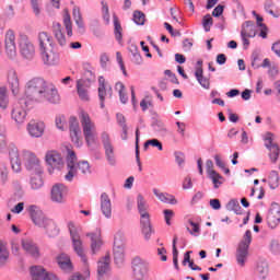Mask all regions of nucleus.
<instances>
[{
  "instance_id": "obj_13",
  "label": "nucleus",
  "mask_w": 280,
  "mask_h": 280,
  "mask_svg": "<svg viewBox=\"0 0 280 280\" xmlns=\"http://www.w3.org/2000/svg\"><path fill=\"white\" fill-rule=\"evenodd\" d=\"M272 133H267L265 137V147L267 150H269V159L271 163H277L279 161L280 155V149L279 144L275 143V140L272 139Z\"/></svg>"
},
{
  "instance_id": "obj_58",
  "label": "nucleus",
  "mask_w": 280,
  "mask_h": 280,
  "mask_svg": "<svg viewBox=\"0 0 280 280\" xmlns=\"http://www.w3.org/2000/svg\"><path fill=\"white\" fill-rule=\"evenodd\" d=\"M163 213H164V220H165L167 226H171L172 225V218H174L173 210L166 209V210L163 211Z\"/></svg>"
},
{
  "instance_id": "obj_24",
  "label": "nucleus",
  "mask_w": 280,
  "mask_h": 280,
  "mask_svg": "<svg viewBox=\"0 0 280 280\" xmlns=\"http://www.w3.org/2000/svg\"><path fill=\"white\" fill-rule=\"evenodd\" d=\"M26 130L30 137L38 139V137H43V132H45V122L36 120L30 121L27 124Z\"/></svg>"
},
{
  "instance_id": "obj_15",
  "label": "nucleus",
  "mask_w": 280,
  "mask_h": 280,
  "mask_svg": "<svg viewBox=\"0 0 280 280\" xmlns=\"http://www.w3.org/2000/svg\"><path fill=\"white\" fill-rule=\"evenodd\" d=\"M267 223L269 229H277L280 224V206L277 202L271 203L267 214Z\"/></svg>"
},
{
  "instance_id": "obj_63",
  "label": "nucleus",
  "mask_w": 280,
  "mask_h": 280,
  "mask_svg": "<svg viewBox=\"0 0 280 280\" xmlns=\"http://www.w3.org/2000/svg\"><path fill=\"white\" fill-rule=\"evenodd\" d=\"M224 13V5L219 4L217 5L213 11H212V16H222V14Z\"/></svg>"
},
{
  "instance_id": "obj_29",
  "label": "nucleus",
  "mask_w": 280,
  "mask_h": 280,
  "mask_svg": "<svg viewBox=\"0 0 280 280\" xmlns=\"http://www.w3.org/2000/svg\"><path fill=\"white\" fill-rule=\"evenodd\" d=\"M44 65H48L49 67H54L60 62V56L54 52V49L45 50L40 52Z\"/></svg>"
},
{
  "instance_id": "obj_20",
  "label": "nucleus",
  "mask_w": 280,
  "mask_h": 280,
  "mask_svg": "<svg viewBox=\"0 0 280 280\" xmlns=\"http://www.w3.org/2000/svg\"><path fill=\"white\" fill-rule=\"evenodd\" d=\"M106 95L109 97L113 96V88L106 83L104 77L98 78V98L101 102V108H104V101L106 100Z\"/></svg>"
},
{
  "instance_id": "obj_49",
  "label": "nucleus",
  "mask_w": 280,
  "mask_h": 280,
  "mask_svg": "<svg viewBox=\"0 0 280 280\" xmlns=\"http://www.w3.org/2000/svg\"><path fill=\"white\" fill-rule=\"evenodd\" d=\"M212 26H213V18H211V14H206L202 19V27L205 32H211Z\"/></svg>"
},
{
  "instance_id": "obj_28",
  "label": "nucleus",
  "mask_w": 280,
  "mask_h": 280,
  "mask_svg": "<svg viewBox=\"0 0 280 280\" xmlns=\"http://www.w3.org/2000/svg\"><path fill=\"white\" fill-rule=\"evenodd\" d=\"M255 272L259 280H267L268 275H270V265H268V260H259L256 265Z\"/></svg>"
},
{
  "instance_id": "obj_41",
  "label": "nucleus",
  "mask_w": 280,
  "mask_h": 280,
  "mask_svg": "<svg viewBox=\"0 0 280 280\" xmlns=\"http://www.w3.org/2000/svg\"><path fill=\"white\" fill-rule=\"evenodd\" d=\"M101 13H102V19L105 23V25H110V11L108 9V2L106 1H101Z\"/></svg>"
},
{
  "instance_id": "obj_51",
  "label": "nucleus",
  "mask_w": 280,
  "mask_h": 280,
  "mask_svg": "<svg viewBox=\"0 0 280 280\" xmlns=\"http://www.w3.org/2000/svg\"><path fill=\"white\" fill-rule=\"evenodd\" d=\"M269 250L272 255H280V238H275L270 242Z\"/></svg>"
},
{
  "instance_id": "obj_37",
  "label": "nucleus",
  "mask_w": 280,
  "mask_h": 280,
  "mask_svg": "<svg viewBox=\"0 0 280 280\" xmlns=\"http://www.w3.org/2000/svg\"><path fill=\"white\" fill-rule=\"evenodd\" d=\"M31 189H40L43 187V173H32L30 179Z\"/></svg>"
},
{
  "instance_id": "obj_50",
  "label": "nucleus",
  "mask_w": 280,
  "mask_h": 280,
  "mask_svg": "<svg viewBox=\"0 0 280 280\" xmlns=\"http://www.w3.org/2000/svg\"><path fill=\"white\" fill-rule=\"evenodd\" d=\"M264 8L267 14H270L271 16H273V19H279V13H275V11L272 10V8H275V2H272V0H267Z\"/></svg>"
},
{
  "instance_id": "obj_9",
  "label": "nucleus",
  "mask_w": 280,
  "mask_h": 280,
  "mask_svg": "<svg viewBox=\"0 0 280 280\" xmlns=\"http://www.w3.org/2000/svg\"><path fill=\"white\" fill-rule=\"evenodd\" d=\"M24 165L30 174H43L40 160L31 151H24Z\"/></svg>"
},
{
  "instance_id": "obj_22",
  "label": "nucleus",
  "mask_w": 280,
  "mask_h": 280,
  "mask_svg": "<svg viewBox=\"0 0 280 280\" xmlns=\"http://www.w3.org/2000/svg\"><path fill=\"white\" fill-rule=\"evenodd\" d=\"M101 211L102 214L107 219L110 220L113 218V201H110V197L108 194L103 192L101 195Z\"/></svg>"
},
{
  "instance_id": "obj_23",
  "label": "nucleus",
  "mask_w": 280,
  "mask_h": 280,
  "mask_svg": "<svg viewBox=\"0 0 280 280\" xmlns=\"http://www.w3.org/2000/svg\"><path fill=\"white\" fill-rule=\"evenodd\" d=\"M67 186L65 184H56L51 188V200L52 202H65V198H67Z\"/></svg>"
},
{
  "instance_id": "obj_30",
  "label": "nucleus",
  "mask_w": 280,
  "mask_h": 280,
  "mask_svg": "<svg viewBox=\"0 0 280 280\" xmlns=\"http://www.w3.org/2000/svg\"><path fill=\"white\" fill-rule=\"evenodd\" d=\"M57 264L61 270L65 272H71L73 270V264H71V257L69 255L61 253L57 256Z\"/></svg>"
},
{
  "instance_id": "obj_57",
  "label": "nucleus",
  "mask_w": 280,
  "mask_h": 280,
  "mask_svg": "<svg viewBox=\"0 0 280 280\" xmlns=\"http://www.w3.org/2000/svg\"><path fill=\"white\" fill-rule=\"evenodd\" d=\"M136 159L139 165V172H141V161L139 160V129L136 130Z\"/></svg>"
},
{
  "instance_id": "obj_11",
  "label": "nucleus",
  "mask_w": 280,
  "mask_h": 280,
  "mask_svg": "<svg viewBox=\"0 0 280 280\" xmlns=\"http://www.w3.org/2000/svg\"><path fill=\"white\" fill-rule=\"evenodd\" d=\"M69 132L72 143L80 148L82 145V129L80 128V121L77 117H70L69 119Z\"/></svg>"
},
{
  "instance_id": "obj_42",
  "label": "nucleus",
  "mask_w": 280,
  "mask_h": 280,
  "mask_svg": "<svg viewBox=\"0 0 280 280\" xmlns=\"http://www.w3.org/2000/svg\"><path fill=\"white\" fill-rule=\"evenodd\" d=\"M8 104H10V98L8 97V88H0V108L5 110L8 108Z\"/></svg>"
},
{
  "instance_id": "obj_5",
  "label": "nucleus",
  "mask_w": 280,
  "mask_h": 280,
  "mask_svg": "<svg viewBox=\"0 0 280 280\" xmlns=\"http://www.w3.org/2000/svg\"><path fill=\"white\" fill-rule=\"evenodd\" d=\"M250 242H253V232L247 230L243 236V242L238 244L236 249V261L238 266H244L246 259H248V248L250 247Z\"/></svg>"
},
{
  "instance_id": "obj_47",
  "label": "nucleus",
  "mask_w": 280,
  "mask_h": 280,
  "mask_svg": "<svg viewBox=\"0 0 280 280\" xmlns=\"http://www.w3.org/2000/svg\"><path fill=\"white\" fill-rule=\"evenodd\" d=\"M115 89L119 93L121 104H126L128 102V95L124 93V91L126 89L124 83H121V82L116 83Z\"/></svg>"
},
{
  "instance_id": "obj_59",
  "label": "nucleus",
  "mask_w": 280,
  "mask_h": 280,
  "mask_svg": "<svg viewBox=\"0 0 280 280\" xmlns=\"http://www.w3.org/2000/svg\"><path fill=\"white\" fill-rule=\"evenodd\" d=\"M33 12L36 16L40 14V0H31Z\"/></svg>"
},
{
  "instance_id": "obj_35",
  "label": "nucleus",
  "mask_w": 280,
  "mask_h": 280,
  "mask_svg": "<svg viewBox=\"0 0 280 280\" xmlns=\"http://www.w3.org/2000/svg\"><path fill=\"white\" fill-rule=\"evenodd\" d=\"M241 34L247 35L248 38H255L257 36V25L253 21H246L242 24Z\"/></svg>"
},
{
  "instance_id": "obj_53",
  "label": "nucleus",
  "mask_w": 280,
  "mask_h": 280,
  "mask_svg": "<svg viewBox=\"0 0 280 280\" xmlns=\"http://www.w3.org/2000/svg\"><path fill=\"white\" fill-rule=\"evenodd\" d=\"M133 21L136 25H144L145 24V14L141 11L133 12Z\"/></svg>"
},
{
  "instance_id": "obj_4",
  "label": "nucleus",
  "mask_w": 280,
  "mask_h": 280,
  "mask_svg": "<svg viewBox=\"0 0 280 280\" xmlns=\"http://www.w3.org/2000/svg\"><path fill=\"white\" fill-rule=\"evenodd\" d=\"M78 162V158L75 156V152L68 150L67 155V167H68V174L65 176L66 180L71 183L73 180V177L78 175V170L81 172V174H91V165L86 161Z\"/></svg>"
},
{
  "instance_id": "obj_1",
  "label": "nucleus",
  "mask_w": 280,
  "mask_h": 280,
  "mask_svg": "<svg viewBox=\"0 0 280 280\" xmlns=\"http://www.w3.org/2000/svg\"><path fill=\"white\" fill-rule=\"evenodd\" d=\"M26 98L37 104L49 102V104H60L58 89L51 83H47L43 78H33L25 86Z\"/></svg>"
},
{
  "instance_id": "obj_60",
  "label": "nucleus",
  "mask_w": 280,
  "mask_h": 280,
  "mask_svg": "<svg viewBox=\"0 0 280 280\" xmlns=\"http://www.w3.org/2000/svg\"><path fill=\"white\" fill-rule=\"evenodd\" d=\"M116 60L120 67V70L122 71L124 75H128V72H126V66H124V59L121 58V52H116Z\"/></svg>"
},
{
  "instance_id": "obj_7",
  "label": "nucleus",
  "mask_w": 280,
  "mask_h": 280,
  "mask_svg": "<svg viewBox=\"0 0 280 280\" xmlns=\"http://www.w3.org/2000/svg\"><path fill=\"white\" fill-rule=\"evenodd\" d=\"M131 265L133 280H148V271L150 270V265L148 261L136 257L133 258Z\"/></svg>"
},
{
  "instance_id": "obj_21",
  "label": "nucleus",
  "mask_w": 280,
  "mask_h": 280,
  "mask_svg": "<svg viewBox=\"0 0 280 280\" xmlns=\"http://www.w3.org/2000/svg\"><path fill=\"white\" fill-rule=\"evenodd\" d=\"M8 84L11 89L12 95L16 96L21 91V82L19 80V72L14 69L8 71Z\"/></svg>"
},
{
  "instance_id": "obj_36",
  "label": "nucleus",
  "mask_w": 280,
  "mask_h": 280,
  "mask_svg": "<svg viewBox=\"0 0 280 280\" xmlns=\"http://www.w3.org/2000/svg\"><path fill=\"white\" fill-rule=\"evenodd\" d=\"M195 77L198 83L200 84V86H202V89H206V90L211 89V81L209 78L205 77L203 70L201 67L196 68Z\"/></svg>"
},
{
  "instance_id": "obj_27",
  "label": "nucleus",
  "mask_w": 280,
  "mask_h": 280,
  "mask_svg": "<svg viewBox=\"0 0 280 280\" xmlns=\"http://www.w3.org/2000/svg\"><path fill=\"white\" fill-rule=\"evenodd\" d=\"M140 229L145 242H150L155 231L152 226V222L149 219H140Z\"/></svg>"
},
{
  "instance_id": "obj_10",
  "label": "nucleus",
  "mask_w": 280,
  "mask_h": 280,
  "mask_svg": "<svg viewBox=\"0 0 280 280\" xmlns=\"http://www.w3.org/2000/svg\"><path fill=\"white\" fill-rule=\"evenodd\" d=\"M45 161L50 167L48 168L49 174H54V170H62L65 167V160L57 151H48L45 155Z\"/></svg>"
},
{
  "instance_id": "obj_56",
  "label": "nucleus",
  "mask_w": 280,
  "mask_h": 280,
  "mask_svg": "<svg viewBox=\"0 0 280 280\" xmlns=\"http://www.w3.org/2000/svg\"><path fill=\"white\" fill-rule=\"evenodd\" d=\"M175 161L179 167H183L185 165V153L180 151L174 152Z\"/></svg>"
},
{
  "instance_id": "obj_19",
  "label": "nucleus",
  "mask_w": 280,
  "mask_h": 280,
  "mask_svg": "<svg viewBox=\"0 0 280 280\" xmlns=\"http://www.w3.org/2000/svg\"><path fill=\"white\" fill-rule=\"evenodd\" d=\"M9 159L11 167L15 174L21 172V159L19 158V148L15 144H9Z\"/></svg>"
},
{
  "instance_id": "obj_12",
  "label": "nucleus",
  "mask_w": 280,
  "mask_h": 280,
  "mask_svg": "<svg viewBox=\"0 0 280 280\" xmlns=\"http://www.w3.org/2000/svg\"><path fill=\"white\" fill-rule=\"evenodd\" d=\"M4 47L8 58L14 60V58H16V35L14 34V31H7L4 36Z\"/></svg>"
},
{
  "instance_id": "obj_38",
  "label": "nucleus",
  "mask_w": 280,
  "mask_h": 280,
  "mask_svg": "<svg viewBox=\"0 0 280 280\" xmlns=\"http://www.w3.org/2000/svg\"><path fill=\"white\" fill-rule=\"evenodd\" d=\"M72 16L75 25L79 27L81 34H84V21L82 20V13L79 7H74L72 10Z\"/></svg>"
},
{
  "instance_id": "obj_46",
  "label": "nucleus",
  "mask_w": 280,
  "mask_h": 280,
  "mask_svg": "<svg viewBox=\"0 0 280 280\" xmlns=\"http://www.w3.org/2000/svg\"><path fill=\"white\" fill-rule=\"evenodd\" d=\"M63 25L68 36H73V24L71 23V15H69V12L63 14Z\"/></svg>"
},
{
  "instance_id": "obj_43",
  "label": "nucleus",
  "mask_w": 280,
  "mask_h": 280,
  "mask_svg": "<svg viewBox=\"0 0 280 280\" xmlns=\"http://www.w3.org/2000/svg\"><path fill=\"white\" fill-rule=\"evenodd\" d=\"M10 259V252L8 247L0 241V267L5 266Z\"/></svg>"
},
{
  "instance_id": "obj_6",
  "label": "nucleus",
  "mask_w": 280,
  "mask_h": 280,
  "mask_svg": "<svg viewBox=\"0 0 280 280\" xmlns=\"http://www.w3.org/2000/svg\"><path fill=\"white\" fill-rule=\"evenodd\" d=\"M102 145L105 152V159L112 167L117 165V154H115V145L113 144V140H110V135L104 131L101 135Z\"/></svg>"
},
{
  "instance_id": "obj_39",
  "label": "nucleus",
  "mask_w": 280,
  "mask_h": 280,
  "mask_svg": "<svg viewBox=\"0 0 280 280\" xmlns=\"http://www.w3.org/2000/svg\"><path fill=\"white\" fill-rule=\"evenodd\" d=\"M188 233L192 235V237H198L200 235V224L194 219L188 220V225L186 226Z\"/></svg>"
},
{
  "instance_id": "obj_14",
  "label": "nucleus",
  "mask_w": 280,
  "mask_h": 280,
  "mask_svg": "<svg viewBox=\"0 0 280 280\" xmlns=\"http://www.w3.org/2000/svg\"><path fill=\"white\" fill-rule=\"evenodd\" d=\"M11 119L15 121L16 126H23L27 119V110L23 108L21 103H15L11 108Z\"/></svg>"
},
{
  "instance_id": "obj_61",
  "label": "nucleus",
  "mask_w": 280,
  "mask_h": 280,
  "mask_svg": "<svg viewBox=\"0 0 280 280\" xmlns=\"http://www.w3.org/2000/svg\"><path fill=\"white\" fill-rule=\"evenodd\" d=\"M267 73L271 80H275V78L279 75V68L277 66H272L268 69Z\"/></svg>"
},
{
  "instance_id": "obj_54",
  "label": "nucleus",
  "mask_w": 280,
  "mask_h": 280,
  "mask_svg": "<svg viewBox=\"0 0 280 280\" xmlns=\"http://www.w3.org/2000/svg\"><path fill=\"white\" fill-rule=\"evenodd\" d=\"M116 119H117V124H119V126L121 127L122 132L126 135L128 130V125H126V117L122 116V114H117Z\"/></svg>"
},
{
  "instance_id": "obj_44",
  "label": "nucleus",
  "mask_w": 280,
  "mask_h": 280,
  "mask_svg": "<svg viewBox=\"0 0 280 280\" xmlns=\"http://www.w3.org/2000/svg\"><path fill=\"white\" fill-rule=\"evenodd\" d=\"M268 183L270 189H277V187H279V172L271 171L269 173Z\"/></svg>"
},
{
  "instance_id": "obj_8",
  "label": "nucleus",
  "mask_w": 280,
  "mask_h": 280,
  "mask_svg": "<svg viewBox=\"0 0 280 280\" xmlns=\"http://www.w3.org/2000/svg\"><path fill=\"white\" fill-rule=\"evenodd\" d=\"M19 49L24 60H34V57L36 56V48L27 35H20Z\"/></svg>"
},
{
  "instance_id": "obj_18",
  "label": "nucleus",
  "mask_w": 280,
  "mask_h": 280,
  "mask_svg": "<svg viewBox=\"0 0 280 280\" xmlns=\"http://www.w3.org/2000/svg\"><path fill=\"white\" fill-rule=\"evenodd\" d=\"M21 246L26 255H30L31 257H34L35 259H38V257H40V250L38 249V245H36V243H34V240L22 238Z\"/></svg>"
},
{
  "instance_id": "obj_16",
  "label": "nucleus",
  "mask_w": 280,
  "mask_h": 280,
  "mask_svg": "<svg viewBox=\"0 0 280 280\" xmlns=\"http://www.w3.org/2000/svg\"><path fill=\"white\" fill-rule=\"evenodd\" d=\"M110 272V255H106L97 262V279L107 280Z\"/></svg>"
},
{
  "instance_id": "obj_40",
  "label": "nucleus",
  "mask_w": 280,
  "mask_h": 280,
  "mask_svg": "<svg viewBox=\"0 0 280 280\" xmlns=\"http://www.w3.org/2000/svg\"><path fill=\"white\" fill-rule=\"evenodd\" d=\"M208 178H211L214 189H219L224 184V177L215 171L208 174Z\"/></svg>"
},
{
  "instance_id": "obj_25",
  "label": "nucleus",
  "mask_w": 280,
  "mask_h": 280,
  "mask_svg": "<svg viewBox=\"0 0 280 280\" xmlns=\"http://www.w3.org/2000/svg\"><path fill=\"white\" fill-rule=\"evenodd\" d=\"M124 244L117 242V238L114 241V261L116 266H124V261H126V253H125Z\"/></svg>"
},
{
  "instance_id": "obj_48",
  "label": "nucleus",
  "mask_w": 280,
  "mask_h": 280,
  "mask_svg": "<svg viewBox=\"0 0 280 280\" xmlns=\"http://www.w3.org/2000/svg\"><path fill=\"white\" fill-rule=\"evenodd\" d=\"M150 145L152 148H158V150H160V152H162L163 150V143L161 141H159V139H151V140H147L144 142V150H148V148H150Z\"/></svg>"
},
{
  "instance_id": "obj_33",
  "label": "nucleus",
  "mask_w": 280,
  "mask_h": 280,
  "mask_svg": "<svg viewBox=\"0 0 280 280\" xmlns=\"http://www.w3.org/2000/svg\"><path fill=\"white\" fill-rule=\"evenodd\" d=\"M52 33L58 44L61 47H65L67 45V38L65 37V33H62V24H60L59 22H54Z\"/></svg>"
},
{
  "instance_id": "obj_3",
  "label": "nucleus",
  "mask_w": 280,
  "mask_h": 280,
  "mask_svg": "<svg viewBox=\"0 0 280 280\" xmlns=\"http://www.w3.org/2000/svg\"><path fill=\"white\" fill-rule=\"evenodd\" d=\"M79 119L81 121L83 136H84L86 145L91 150H95V143L97 141V127L95 126V122L92 121L89 113H86L84 110L80 112Z\"/></svg>"
},
{
  "instance_id": "obj_17",
  "label": "nucleus",
  "mask_w": 280,
  "mask_h": 280,
  "mask_svg": "<svg viewBox=\"0 0 280 280\" xmlns=\"http://www.w3.org/2000/svg\"><path fill=\"white\" fill-rule=\"evenodd\" d=\"M37 40L40 54H43L44 51H51V49H54V38L51 37V35H49V33L45 31L39 32Z\"/></svg>"
},
{
  "instance_id": "obj_2",
  "label": "nucleus",
  "mask_w": 280,
  "mask_h": 280,
  "mask_svg": "<svg viewBox=\"0 0 280 280\" xmlns=\"http://www.w3.org/2000/svg\"><path fill=\"white\" fill-rule=\"evenodd\" d=\"M26 211L30 213L31 220L35 226L44 229L47 237H58L60 234L58 224L56 221H54V219H49L47 215H45L43 210H40V207L31 205L26 208Z\"/></svg>"
},
{
  "instance_id": "obj_31",
  "label": "nucleus",
  "mask_w": 280,
  "mask_h": 280,
  "mask_svg": "<svg viewBox=\"0 0 280 280\" xmlns=\"http://www.w3.org/2000/svg\"><path fill=\"white\" fill-rule=\"evenodd\" d=\"M137 207L140 214V220H147L150 218L148 212V201L143 198V195L139 194L137 197Z\"/></svg>"
},
{
  "instance_id": "obj_52",
  "label": "nucleus",
  "mask_w": 280,
  "mask_h": 280,
  "mask_svg": "<svg viewBox=\"0 0 280 280\" xmlns=\"http://www.w3.org/2000/svg\"><path fill=\"white\" fill-rule=\"evenodd\" d=\"M176 242H178V237L173 238V264L176 270H178V248H176Z\"/></svg>"
},
{
  "instance_id": "obj_55",
  "label": "nucleus",
  "mask_w": 280,
  "mask_h": 280,
  "mask_svg": "<svg viewBox=\"0 0 280 280\" xmlns=\"http://www.w3.org/2000/svg\"><path fill=\"white\" fill-rule=\"evenodd\" d=\"M81 80H83L85 84L91 85L92 82H95V74L93 73V71L86 70L84 72V79Z\"/></svg>"
},
{
  "instance_id": "obj_34",
  "label": "nucleus",
  "mask_w": 280,
  "mask_h": 280,
  "mask_svg": "<svg viewBox=\"0 0 280 280\" xmlns=\"http://www.w3.org/2000/svg\"><path fill=\"white\" fill-rule=\"evenodd\" d=\"M154 196H156L158 200L161 202H164L165 205H178V200H176V197L173 195H170L167 192H161L159 189H153Z\"/></svg>"
},
{
  "instance_id": "obj_62",
  "label": "nucleus",
  "mask_w": 280,
  "mask_h": 280,
  "mask_svg": "<svg viewBox=\"0 0 280 280\" xmlns=\"http://www.w3.org/2000/svg\"><path fill=\"white\" fill-rule=\"evenodd\" d=\"M109 60L110 58L105 52L101 55L100 62H101L102 69H106L108 67Z\"/></svg>"
},
{
  "instance_id": "obj_32",
  "label": "nucleus",
  "mask_w": 280,
  "mask_h": 280,
  "mask_svg": "<svg viewBox=\"0 0 280 280\" xmlns=\"http://www.w3.org/2000/svg\"><path fill=\"white\" fill-rule=\"evenodd\" d=\"M89 85L84 80L77 81V93L82 102H89L91 97L89 96Z\"/></svg>"
},
{
  "instance_id": "obj_26",
  "label": "nucleus",
  "mask_w": 280,
  "mask_h": 280,
  "mask_svg": "<svg viewBox=\"0 0 280 280\" xmlns=\"http://www.w3.org/2000/svg\"><path fill=\"white\" fill-rule=\"evenodd\" d=\"M86 237L91 240V250L93 255L100 253V248H102V232L100 230H95L94 232L88 233Z\"/></svg>"
},
{
  "instance_id": "obj_45",
  "label": "nucleus",
  "mask_w": 280,
  "mask_h": 280,
  "mask_svg": "<svg viewBox=\"0 0 280 280\" xmlns=\"http://www.w3.org/2000/svg\"><path fill=\"white\" fill-rule=\"evenodd\" d=\"M113 21H114V34L116 40L120 43L122 36H121V24L119 23V18H117L116 14L113 15Z\"/></svg>"
},
{
  "instance_id": "obj_64",
  "label": "nucleus",
  "mask_w": 280,
  "mask_h": 280,
  "mask_svg": "<svg viewBox=\"0 0 280 280\" xmlns=\"http://www.w3.org/2000/svg\"><path fill=\"white\" fill-rule=\"evenodd\" d=\"M259 60V55L253 54L252 55V67L253 69H259L261 65H259L257 61Z\"/></svg>"
}]
</instances>
